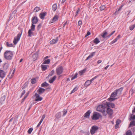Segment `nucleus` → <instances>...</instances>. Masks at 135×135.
<instances>
[{
	"instance_id": "nucleus-1",
	"label": "nucleus",
	"mask_w": 135,
	"mask_h": 135,
	"mask_svg": "<svg viewBox=\"0 0 135 135\" xmlns=\"http://www.w3.org/2000/svg\"><path fill=\"white\" fill-rule=\"evenodd\" d=\"M13 56V52L11 51H7L4 53V58L8 60H11Z\"/></svg>"
},
{
	"instance_id": "nucleus-2",
	"label": "nucleus",
	"mask_w": 135,
	"mask_h": 135,
	"mask_svg": "<svg viewBox=\"0 0 135 135\" xmlns=\"http://www.w3.org/2000/svg\"><path fill=\"white\" fill-rule=\"evenodd\" d=\"M97 110L98 111L102 113L104 115L106 116L107 115L106 112V107L103 105H100L98 106L97 108Z\"/></svg>"
},
{
	"instance_id": "nucleus-3",
	"label": "nucleus",
	"mask_w": 135,
	"mask_h": 135,
	"mask_svg": "<svg viewBox=\"0 0 135 135\" xmlns=\"http://www.w3.org/2000/svg\"><path fill=\"white\" fill-rule=\"evenodd\" d=\"M100 116L99 113L96 112H94L93 115L91 117L92 120H97L99 118Z\"/></svg>"
},
{
	"instance_id": "nucleus-4",
	"label": "nucleus",
	"mask_w": 135,
	"mask_h": 135,
	"mask_svg": "<svg viewBox=\"0 0 135 135\" xmlns=\"http://www.w3.org/2000/svg\"><path fill=\"white\" fill-rule=\"evenodd\" d=\"M117 94L115 90L110 95V97L108 99V100L109 101H113L116 98H114L117 95Z\"/></svg>"
},
{
	"instance_id": "nucleus-5",
	"label": "nucleus",
	"mask_w": 135,
	"mask_h": 135,
	"mask_svg": "<svg viewBox=\"0 0 135 135\" xmlns=\"http://www.w3.org/2000/svg\"><path fill=\"white\" fill-rule=\"evenodd\" d=\"M22 31L21 34L18 33L16 37H16H15L14 38V40L13 41V43L14 45H16L20 40L21 36L22 35Z\"/></svg>"
},
{
	"instance_id": "nucleus-6",
	"label": "nucleus",
	"mask_w": 135,
	"mask_h": 135,
	"mask_svg": "<svg viewBox=\"0 0 135 135\" xmlns=\"http://www.w3.org/2000/svg\"><path fill=\"white\" fill-rule=\"evenodd\" d=\"M63 68L61 66H58L56 69V72L57 75H59L61 74L63 71Z\"/></svg>"
},
{
	"instance_id": "nucleus-7",
	"label": "nucleus",
	"mask_w": 135,
	"mask_h": 135,
	"mask_svg": "<svg viewBox=\"0 0 135 135\" xmlns=\"http://www.w3.org/2000/svg\"><path fill=\"white\" fill-rule=\"evenodd\" d=\"M40 94L36 93L34 95V97H35V101H41L43 99V98L42 97H41L40 96Z\"/></svg>"
},
{
	"instance_id": "nucleus-8",
	"label": "nucleus",
	"mask_w": 135,
	"mask_h": 135,
	"mask_svg": "<svg viewBox=\"0 0 135 135\" xmlns=\"http://www.w3.org/2000/svg\"><path fill=\"white\" fill-rule=\"evenodd\" d=\"M98 128L97 126H92L90 129V133L91 134H93L96 131L98 130Z\"/></svg>"
},
{
	"instance_id": "nucleus-9",
	"label": "nucleus",
	"mask_w": 135,
	"mask_h": 135,
	"mask_svg": "<svg viewBox=\"0 0 135 135\" xmlns=\"http://www.w3.org/2000/svg\"><path fill=\"white\" fill-rule=\"evenodd\" d=\"M106 112L107 114H108L110 116H111L113 114V110L109 107L107 108Z\"/></svg>"
},
{
	"instance_id": "nucleus-10",
	"label": "nucleus",
	"mask_w": 135,
	"mask_h": 135,
	"mask_svg": "<svg viewBox=\"0 0 135 135\" xmlns=\"http://www.w3.org/2000/svg\"><path fill=\"white\" fill-rule=\"evenodd\" d=\"M38 21V19L36 16H34L32 18L31 21L32 23L36 24Z\"/></svg>"
},
{
	"instance_id": "nucleus-11",
	"label": "nucleus",
	"mask_w": 135,
	"mask_h": 135,
	"mask_svg": "<svg viewBox=\"0 0 135 135\" xmlns=\"http://www.w3.org/2000/svg\"><path fill=\"white\" fill-rule=\"evenodd\" d=\"M45 90V89L41 87H40L37 90V92L38 94H40L43 93Z\"/></svg>"
},
{
	"instance_id": "nucleus-12",
	"label": "nucleus",
	"mask_w": 135,
	"mask_h": 135,
	"mask_svg": "<svg viewBox=\"0 0 135 135\" xmlns=\"http://www.w3.org/2000/svg\"><path fill=\"white\" fill-rule=\"evenodd\" d=\"M6 73L2 70H0V77L3 79L5 76Z\"/></svg>"
},
{
	"instance_id": "nucleus-13",
	"label": "nucleus",
	"mask_w": 135,
	"mask_h": 135,
	"mask_svg": "<svg viewBox=\"0 0 135 135\" xmlns=\"http://www.w3.org/2000/svg\"><path fill=\"white\" fill-rule=\"evenodd\" d=\"M59 40L58 37H57L55 39H53L50 41V43L51 44H53L57 43Z\"/></svg>"
},
{
	"instance_id": "nucleus-14",
	"label": "nucleus",
	"mask_w": 135,
	"mask_h": 135,
	"mask_svg": "<svg viewBox=\"0 0 135 135\" xmlns=\"http://www.w3.org/2000/svg\"><path fill=\"white\" fill-rule=\"evenodd\" d=\"M123 89L122 88H121L115 90L117 96H119L121 94Z\"/></svg>"
},
{
	"instance_id": "nucleus-15",
	"label": "nucleus",
	"mask_w": 135,
	"mask_h": 135,
	"mask_svg": "<svg viewBox=\"0 0 135 135\" xmlns=\"http://www.w3.org/2000/svg\"><path fill=\"white\" fill-rule=\"evenodd\" d=\"M91 113V111L88 110L84 114V117L85 118H89V117Z\"/></svg>"
},
{
	"instance_id": "nucleus-16",
	"label": "nucleus",
	"mask_w": 135,
	"mask_h": 135,
	"mask_svg": "<svg viewBox=\"0 0 135 135\" xmlns=\"http://www.w3.org/2000/svg\"><path fill=\"white\" fill-rule=\"evenodd\" d=\"M46 14L47 13L46 12L40 13L39 15V17L40 18L42 19H44L45 16L46 15Z\"/></svg>"
},
{
	"instance_id": "nucleus-17",
	"label": "nucleus",
	"mask_w": 135,
	"mask_h": 135,
	"mask_svg": "<svg viewBox=\"0 0 135 135\" xmlns=\"http://www.w3.org/2000/svg\"><path fill=\"white\" fill-rule=\"evenodd\" d=\"M5 99L6 96L4 95L1 97L0 99V104L1 105L2 104L4 103V101Z\"/></svg>"
},
{
	"instance_id": "nucleus-18",
	"label": "nucleus",
	"mask_w": 135,
	"mask_h": 135,
	"mask_svg": "<svg viewBox=\"0 0 135 135\" xmlns=\"http://www.w3.org/2000/svg\"><path fill=\"white\" fill-rule=\"evenodd\" d=\"M106 104L107 105L108 107L109 108V107H111L112 108H114L115 107V105L113 103H109L108 102H106Z\"/></svg>"
},
{
	"instance_id": "nucleus-19",
	"label": "nucleus",
	"mask_w": 135,
	"mask_h": 135,
	"mask_svg": "<svg viewBox=\"0 0 135 135\" xmlns=\"http://www.w3.org/2000/svg\"><path fill=\"white\" fill-rule=\"evenodd\" d=\"M38 52H37L35 53L34 55H33L32 57L33 58V61H35L37 59L38 57Z\"/></svg>"
},
{
	"instance_id": "nucleus-20",
	"label": "nucleus",
	"mask_w": 135,
	"mask_h": 135,
	"mask_svg": "<svg viewBox=\"0 0 135 135\" xmlns=\"http://www.w3.org/2000/svg\"><path fill=\"white\" fill-rule=\"evenodd\" d=\"M58 16L57 15L55 16L53 18L51 23H53V22L56 21L58 19Z\"/></svg>"
},
{
	"instance_id": "nucleus-21",
	"label": "nucleus",
	"mask_w": 135,
	"mask_h": 135,
	"mask_svg": "<svg viewBox=\"0 0 135 135\" xmlns=\"http://www.w3.org/2000/svg\"><path fill=\"white\" fill-rule=\"evenodd\" d=\"M95 52H93L91 54L89 55L86 58V59L85 60H87L91 58L95 54Z\"/></svg>"
},
{
	"instance_id": "nucleus-22",
	"label": "nucleus",
	"mask_w": 135,
	"mask_h": 135,
	"mask_svg": "<svg viewBox=\"0 0 135 135\" xmlns=\"http://www.w3.org/2000/svg\"><path fill=\"white\" fill-rule=\"evenodd\" d=\"M95 52H93L91 54L89 55L86 58V59L85 60H87L91 58L95 54Z\"/></svg>"
},
{
	"instance_id": "nucleus-23",
	"label": "nucleus",
	"mask_w": 135,
	"mask_h": 135,
	"mask_svg": "<svg viewBox=\"0 0 135 135\" xmlns=\"http://www.w3.org/2000/svg\"><path fill=\"white\" fill-rule=\"evenodd\" d=\"M9 65L7 63H5L4 64L3 68L4 70H6L9 67Z\"/></svg>"
},
{
	"instance_id": "nucleus-24",
	"label": "nucleus",
	"mask_w": 135,
	"mask_h": 135,
	"mask_svg": "<svg viewBox=\"0 0 135 135\" xmlns=\"http://www.w3.org/2000/svg\"><path fill=\"white\" fill-rule=\"evenodd\" d=\"M56 76H54L51 79H50L49 81V82L50 83H52L55 81L56 78Z\"/></svg>"
},
{
	"instance_id": "nucleus-25",
	"label": "nucleus",
	"mask_w": 135,
	"mask_h": 135,
	"mask_svg": "<svg viewBox=\"0 0 135 135\" xmlns=\"http://www.w3.org/2000/svg\"><path fill=\"white\" fill-rule=\"evenodd\" d=\"M107 34V32L106 31H104L103 32V33L101 35L103 38H105V37L107 38L106 37V36Z\"/></svg>"
},
{
	"instance_id": "nucleus-26",
	"label": "nucleus",
	"mask_w": 135,
	"mask_h": 135,
	"mask_svg": "<svg viewBox=\"0 0 135 135\" xmlns=\"http://www.w3.org/2000/svg\"><path fill=\"white\" fill-rule=\"evenodd\" d=\"M41 9L40 8V7H36L35 8L33 11L35 12H36L41 10Z\"/></svg>"
},
{
	"instance_id": "nucleus-27",
	"label": "nucleus",
	"mask_w": 135,
	"mask_h": 135,
	"mask_svg": "<svg viewBox=\"0 0 135 135\" xmlns=\"http://www.w3.org/2000/svg\"><path fill=\"white\" fill-rule=\"evenodd\" d=\"M57 8V6L56 3L54 4L52 6V10L55 11Z\"/></svg>"
},
{
	"instance_id": "nucleus-28",
	"label": "nucleus",
	"mask_w": 135,
	"mask_h": 135,
	"mask_svg": "<svg viewBox=\"0 0 135 135\" xmlns=\"http://www.w3.org/2000/svg\"><path fill=\"white\" fill-rule=\"evenodd\" d=\"M49 85V84L47 83L46 82H45L41 84V86L42 87H45V86H47Z\"/></svg>"
},
{
	"instance_id": "nucleus-29",
	"label": "nucleus",
	"mask_w": 135,
	"mask_h": 135,
	"mask_svg": "<svg viewBox=\"0 0 135 135\" xmlns=\"http://www.w3.org/2000/svg\"><path fill=\"white\" fill-rule=\"evenodd\" d=\"M47 65L42 64L41 66V68L43 71H44L47 69Z\"/></svg>"
},
{
	"instance_id": "nucleus-30",
	"label": "nucleus",
	"mask_w": 135,
	"mask_h": 135,
	"mask_svg": "<svg viewBox=\"0 0 135 135\" xmlns=\"http://www.w3.org/2000/svg\"><path fill=\"white\" fill-rule=\"evenodd\" d=\"M91 84V82L90 81V80H88L85 82L84 85L87 87L90 85Z\"/></svg>"
},
{
	"instance_id": "nucleus-31",
	"label": "nucleus",
	"mask_w": 135,
	"mask_h": 135,
	"mask_svg": "<svg viewBox=\"0 0 135 135\" xmlns=\"http://www.w3.org/2000/svg\"><path fill=\"white\" fill-rule=\"evenodd\" d=\"M61 112H59L56 115L55 117L56 118L59 119L61 117Z\"/></svg>"
},
{
	"instance_id": "nucleus-32",
	"label": "nucleus",
	"mask_w": 135,
	"mask_h": 135,
	"mask_svg": "<svg viewBox=\"0 0 135 135\" xmlns=\"http://www.w3.org/2000/svg\"><path fill=\"white\" fill-rule=\"evenodd\" d=\"M50 60L49 59L45 60L43 62V64H49L50 63Z\"/></svg>"
},
{
	"instance_id": "nucleus-33",
	"label": "nucleus",
	"mask_w": 135,
	"mask_h": 135,
	"mask_svg": "<svg viewBox=\"0 0 135 135\" xmlns=\"http://www.w3.org/2000/svg\"><path fill=\"white\" fill-rule=\"evenodd\" d=\"M32 30H29L28 32V36L29 37H31V36L32 35H33V32L32 31Z\"/></svg>"
},
{
	"instance_id": "nucleus-34",
	"label": "nucleus",
	"mask_w": 135,
	"mask_h": 135,
	"mask_svg": "<svg viewBox=\"0 0 135 135\" xmlns=\"http://www.w3.org/2000/svg\"><path fill=\"white\" fill-rule=\"evenodd\" d=\"M93 41V42L96 44H97L100 42V41L97 38H95Z\"/></svg>"
},
{
	"instance_id": "nucleus-35",
	"label": "nucleus",
	"mask_w": 135,
	"mask_h": 135,
	"mask_svg": "<svg viewBox=\"0 0 135 135\" xmlns=\"http://www.w3.org/2000/svg\"><path fill=\"white\" fill-rule=\"evenodd\" d=\"M86 70V69H84L83 70L80 71L79 72V74L80 75H81L85 73V71Z\"/></svg>"
},
{
	"instance_id": "nucleus-36",
	"label": "nucleus",
	"mask_w": 135,
	"mask_h": 135,
	"mask_svg": "<svg viewBox=\"0 0 135 135\" xmlns=\"http://www.w3.org/2000/svg\"><path fill=\"white\" fill-rule=\"evenodd\" d=\"M6 45L7 47H13V45L12 44H9L8 42H6Z\"/></svg>"
},
{
	"instance_id": "nucleus-37",
	"label": "nucleus",
	"mask_w": 135,
	"mask_h": 135,
	"mask_svg": "<svg viewBox=\"0 0 135 135\" xmlns=\"http://www.w3.org/2000/svg\"><path fill=\"white\" fill-rule=\"evenodd\" d=\"M54 72L55 71L54 70H52L49 74L48 76L47 77V78H49V77L52 76L54 74Z\"/></svg>"
},
{
	"instance_id": "nucleus-38",
	"label": "nucleus",
	"mask_w": 135,
	"mask_h": 135,
	"mask_svg": "<svg viewBox=\"0 0 135 135\" xmlns=\"http://www.w3.org/2000/svg\"><path fill=\"white\" fill-rule=\"evenodd\" d=\"M132 126H135V121L133 120L130 122L129 125V127H130Z\"/></svg>"
},
{
	"instance_id": "nucleus-39",
	"label": "nucleus",
	"mask_w": 135,
	"mask_h": 135,
	"mask_svg": "<svg viewBox=\"0 0 135 135\" xmlns=\"http://www.w3.org/2000/svg\"><path fill=\"white\" fill-rule=\"evenodd\" d=\"M31 83L32 84H34L36 83V79L35 78H32L31 80Z\"/></svg>"
},
{
	"instance_id": "nucleus-40",
	"label": "nucleus",
	"mask_w": 135,
	"mask_h": 135,
	"mask_svg": "<svg viewBox=\"0 0 135 135\" xmlns=\"http://www.w3.org/2000/svg\"><path fill=\"white\" fill-rule=\"evenodd\" d=\"M34 24L32 23L31 26V29L30 30L34 31L35 30V25L33 24Z\"/></svg>"
},
{
	"instance_id": "nucleus-41",
	"label": "nucleus",
	"mask_w": 135,
	"mask_h": 135,
	"mask_svg": "<svg viewBox=\"0 0 135 135\" xmlns=\"http://www.w3.org/2000/svg\"><path fill=\"white\" fill-rule=\"evenodd\" d=\"M78 89L77 86H76L75 87L74 89H73L72 91L70 93V94H72V93L74 92L75 91H76Z\"/></svg>"
},
{
	"instance_id": "nucleus-42",
	"label": "nucleus",
	"mask_w": 135,
	"mask_h": 135,
	"mask_svg": "<svg viewBox=\"0 0 135 135\" xmlns=\"http://www.w3.org/2000/svg\"><path fill=\"white\" fill-rule=\"evenodd\" d=\"M115 32V31H112L111 33L108 36H106L107 38H109L111 36H112V35H113Z\"/></svg>"
},
{
	"instance_id": "nucleus-43",
	"label": "nucleus",
	"mask_w": 135,
	"mask_h": 135,
	"mask_svg": "<svg viewBox=\"0 0 135 135\" xmlns=\"http://www.w3.org/2000/svg\"><path fill=\"white\" fill-rule=\"evenodd\" d=\"M135 27V24H134L133 25L130 26L129 27V29L131 30H132Z\"/></svg>"
},
{
	"instance_id": "nucleus-44",
	"label": "nucleus",
	"mask_w": 135,
	"mask_h": 135,
	"mask_svg": "<svg viewBox=\"0 0 135 135\" xmlns=\"http://www.w3.org/2000/svg\"><path fill=\"white\" fill-rule=\"evenodd\" d=\"M78 75V73H76L75 75L74 76H73L71 78V80H73L74 79H75L77 77V76Z\"/></svg>"
},
{
	"instance_id": "nucleus-45",
	"label": "nucleus",
	"mask_w": 135,
	"mask_h": 135,
	"mask_svg": "<svg viewBox=\"0 0 135 135\" xmlns=\"http://www.w3.org/2000/svg\"><path fill=\"white\" fill-rule=\"evenodd\" d=\"M105 8V5H102L100 7V9L101 11L103 10Z\"/></svg>"
},
{
	"instance_id": "nucleus-46",
	"label": "nucleus",
	"mask_w": 135,
	"mask_h": 135,
	"mask_svg": "<svg viewBox=\"0 0 135 135\" xmlns=\"http://www.w3.org/2000/svg\"><path fill=\"white\" fill-rule=\"evenodd\" d=\"M133 114H130V116H131V119H132L134 120L135 119V115L133 116Z\"/></svg>"
},
{
	"instance_id": "nucleus-47",
	"label": "nucleus",
	"mask_w": 135,
	"mask_h": 135,
	"mask_svg": "<svg viewBox=\"0 0 135 135\" xmlns=\"http://www.w3.org/2000/svg\"><path fill=\"white\" fill-rule=\"evenodd\" d=\"M33 130V128H30L28 131V133L30 134L31 133V132Z\"/></svg>"
},
{
	"instance_id": "nucleus-48",
	"label": "nucleus",
	"mask_w": 135,
	"mask_h": 135,
	"mask_svg": "<svg viewBox=\"0 0 135 135\" xmlns=\"http://www.w3.org/2000/svg\"><path fill=\"white\" fill-rule=\"evenodd\" d=\"M63 114L62 115V116H64L67 113V111H66L65 109H64L63 110Z\"/></svg>"
},
{
	"instance_id": "nucleus-49",
	"label": "nucleus",
	"mask_w": 135,
	"mask_h": 135,
	"mask_svg": "<svg viewBox=\"0 0 135 135\" xmlns=\"http://www.w3.org/2000/svg\"><path fill=\"white\" fill-rule=\"evenodd\" d=\"M122 9V6H121L119 8L118 10H117L115 12V13L117 14H118L119 13V12L120 11H121Z\"/></svg>"
},
{
	"instance_id": "nucleus-50",
	"label": "nucleus",
	"mask_w": 135,
	"mask_h": 135,
	"mask_svg": "<svg viewBox=\"0 0 135 135\" xmlns=\"http://www.w3.org/2000/svg\"><path fill=\"white\" fill-rule=\"evenodd\" d=\"M15 70V69L13 70V71H12V75H11V76L10 77H9V79L13 77V75H14V74Z\"/></svg>"
},
{
	"instance_id": "nucleus-51",
	"label": "nucleus",
	"mask_w": 135,
	"mask_h": 135,
	"mask_svg": "<svg viewBox=\"0 0 135 135\" xmlns=\"http://www.w3.org/2000/svg\"><path fill=\"white\" fill-rule=\"evenodd\" d=\"M28 83H26L23 85L22 89H24L27 86Z\"/></svg>"
},
{
	"instance_id": "nucleus-52",
	"label": "nucleus",
	"mask_w": 135,
	"mask_h": 135,
	"mask_svg": "<svg viewBox=\"0 0 135 135\" xmlns=\"http://www.w3.org/2000/svg\"><path fill=\"white\" fill-rule=\"evenodd\" d=\"M117 40H118L116 38L115 39H114V40H113L110 43L111 44H113L114 43H115L116 42H117Z\"/></svg>"
},
{
	"instance_id": "nucleus-53",
	"label": "nucleus",
	"mask_w": 135,
	"mask_h": 135,
	"mask_svg": "<svg viewBox=\"0 0 135 135\" xmlns=\"http://www.w3.org/2000/svg\"><path fill=\"white\" fill-rule=\"evenodd\" d=\"M41 24H40L38 25L37 27V30L38 31L39 30L40 28H41Z\"/></svg>"
},
{
	"instance_id": "nucleus-54",
	"label": "nucleus",
	"mask_w": 135,
	"mask_h": 135,
	"mask_svg": "<svg viewBox=\"0 0 135 135\" xmlns=\"http://www.w3.org/2000/svg\"><path fill=\"white\" fill-rule=\"evenodd\" d=\"M43 121V120H41L40 121V122L38 124L37 126V127L38 128L39 127V126H40V124H41V123H42Z\"/></svg>"
},
{
	"instance_id": "nucleus-55",
	"label": "nucleus",
	"mask_w": 135,
	"mask_h": 135,
	"mask_svg": "<svg viewBox=\"0 0 135 135\" xmlns=\"http://www.w3.org/2000/svg\"><path fill=\"white\" fill-rule=\"evenodd\" d=\"M131 130L133 133L135 134V127H133L131 128Z\"/></svg>"
},
{
	"instance_id": "nucleus-56",
	"label": "nucleus",
	"mask_w": 135,
	"mask_h": 135,
	"mask_svg": "<svg viewBox=\"0 0 135 135\" xmlns=\"http://www.w3.org/2000/svg\"><path fill=\"white\" fill-rule=\"evenodd\" d=\"M120 122L121 121L119 119H117L116 121V124L119 125V124L120 123Z\"/></svg>"
},
{
	"instance_id": "nucleus-57",
	"label": "nucleus",
	"mask_w": 135,
	"mask_h": 135,
	"mask_svg": "<svg viewBox=\"0 0 135 135\" xmlns=\"http://www.w3.org/2000/svg\"><path fill=\"white\" fill-rule=\"evenodd\" d=\"M90 32L89 31H88L87 32L86 34L85 35V37H86L87 36H89V35H90Z\"/></svg>"
},
{
	"instance_id": "nucleus-58",
	"label": "nucleus",
	"mask_w": 135,
	"mask_h": 135,
	"mask_svg": "<svg viewBox=\"0 0 135 135\" xmlns=\"http://www.w3.org/2000/svg\"><path fill=\"white\" fill-rule=\"evenodd\" d=\"M80 8H79L77 11L76 12V14H78L79 12L80 11Z\"/></svg>"
},
{
	"instance_id": "nucleus-59",
	"label": "nucleus",
	"mask_w": 135,
	"mask_h": 135,
	"mask_svg": "<svg viewBox=\"0 0 135 135\" xmlns=\"http://www.w3.org/2000/svg\"><path fill=\"white\" fill-rule=\"evenodd\" d=\"M82 21L81 20H79L78 21V26H79L82 24Z\"/></svg>"
},
{
	"instance_id": "nucleus-60",
	"label": "nucleus",
	"mask_w": 135,
	"mask_h": 135,
	"mask_svg": "<svg viewBox=\"0 0 135 135\" xmlns=\"http://www.w3.org/2000/svg\"><path fill=\"white\" fill-rule=\"evenodd\" d=\"M25 90H23L21 93V97H22L23 96V95L25 94Z\"/></svg>"
},
{
	"instance_id": "nucleus-61",
	"label": "nucleus",
	"mask_w": 135,
	"mask_h": 135,
	"mask_svg": "<svg viewBox=\"0 0 135 135\" xmlns=\"http://www.w3.org/2000/svg\"><path fill=\"white\" fill-rule=\"evenodd\" d=\"M45 114H44L42 117V118L41 119V120L43 121L44 119L45 118Z\"/></svg>"
},
{
	"instance_id": "nucleus-62",
	"label": "nucleus",
	"mask_w": 135,
	"mask_h": 135,
	"mask_svg": "<svg viewBox=\"0 0 135 135\" xmlns=\"http://www.w3.org/2000/svg\"><path fill=\"white\" fill-rule=\"evenodd\" d=\"M98 75H97L96 76H95V77H94L93 78H92V79L93 80H94V79H96L98 77Z\"/></svg>"
},
{
	"instance_id": "nucleus-63",
	"label": "nucleus",
	"mask_w": 135,
	"mask_h": 135,
	"mask_svg": "<svg viewBox=\"0 0 135 135\" xmlns=\"http://www.w3.org/2000/svg\"><path fill=\"white\" fill-rule=\"evenodd\" d=\"M118 128V125L116 124L115 126V128L117 129Z\"/></svg>"
},
{
	"instance_id": "nucleus-64",
	"label": "nucleus",
	"mask_w": 135,
	"mask_h": 135,
	"mask_svg": "<svg viewBox=\"0 0 135 135\" xmlns=\"http://www.w3.org/2000/svg\"><path fill=\"white\" fill-rule=\"evenodd\" d=\"M17 121V119L16 118H15L14 119V121H13V123H14L16 122Z\"/></svg>"
}]
</instances>
